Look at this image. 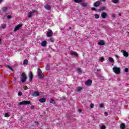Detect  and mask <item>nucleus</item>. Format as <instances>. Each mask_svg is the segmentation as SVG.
<instances>
[{"label": "nucleus", "mask_w": 129, "mask_h": 129, "mask_svg": "<svg viewBox=\"0 0 129 129\" xmlns=\"http://www.w3.org/2000/svg\"><path fill=\"white\" fill-rule=\"evenodd\" d=\"M50 103H52V104H55V100L51 99H50Z\"/></svg>", "instance_id": "27"}, {"label": "nucleus", "mask_w": 129, "mask_h": 129, "mask_svg": "<svg viewBox=\"0 0 129 129\" xmlns=\"http://www.w3.org/2000/svg\"><path fill=\"white\" fill-rule=\"evenodd\" d=\"M104 113H105V114H106V115H108V113L107 112H106Z\"/></svg>", "instance_id": "49"}, {"label": "nucleus", "mask_w": 129, "mask_h": 129, "mask_svg": "<svg viewBox=\"0 0 129 129\" xmlns=\"http://www.w3.org/2000/svg\"><path fill=\"white\" fill-rule=\"evenodd\" d=\"M94 107V104H93V103H91L90 104L91 108H93Z\"/></svg>", "instance_id": "38"}, {"label": "nucleus", "mask_w": 129, "mask_h": 129, "mask_svg": "<svg viewBox=\"0 0 129 129\" xmlns=\"http://www.w3.org/2000/svg\"><path fill=\"white\" fill-rule=\"evenodd\" d=\"M106 0H102V2H105Z\"/></svg>", "instance_id": "53"}, {"label": "nucleus", "mask_w": 129, "mask_h": 129, "mask_svg": "<svg viewBox=\"0 0 129 129\" xmlns=\"http://www.w3.org/2000/svg\"><path fill=\"white\" fill-rule=\"evenodd\" d=\"M57 82H58V83H61L60 80H57Z\"/></svg>", "instance_id": "48"}, {"label": "nucleus", "mask_w": 129, "mask_h": 129, "mask_svg": "<svg viewBox=\"0 0 129 129\" xmlns=\"http://www.w3.org/2000/svg\"><path fill=\"white\" fill-rule=\"evenodd\" d=\"M77 70L78 72V73H79V74H81L82 73V71H81V69L78 68L77 69Z\"/></svg>", "instance_id": "25"}, {"label": "nucleus", "mask_w": 129, "mask_h": 129, "mask_svg": "<svg viewBox=\"0 0 129 129\" xmlns=\"http://www.w3.org/2000/svg\"><path fill=\"white\" fill-rule=\"evenodd\" d=\"M104 60V58L103 57L100 58V61H101V62H103Z\"/></svg>", "instance_id": "37"}, {"label": "nucleus", "mask_w": 129, "mask_h": 129, "mask_svg": "<svg viewBox=\"0 0 129 129\" xmlns=\"http://www.w3.org/2000/svg\"><path fill=\"white\" fill-rule=\"evenodd\" d=\"M112 2L113 4H117V3H118V0H112Z\"/></svg>", "instance_id": "32"}, {"label": "nucleus", "mask_w": 129, "mask_h": 129, "mask_svg": "<svg viewBox=\"0 0 129 129\" xmlns=\"http://www.w3.org/2000/svg\"><path fill=\"white\" fill-rule=\"evenodd\" d=\"M124 71H125V72H128V69L125 68V69H124Z\"/></svg>", "instance_id": "44"}, {"label": "nucleus", "mask_w": 129, "mask_h": 129, "mask_svg": "<svg viewBox=\"0 0 129 129\" xmlns=\"http://www.w3.org/2000/svg\"><path fill=\"white\" fill-rule=\"evenodd\" d=\"M18 95L19 96H22V95H23V93H22L21 91L19 92Z\"/></svg>", "instance_id": "35"}, {"label": "nucleus", "mask_w": 129, "mask_h": 129, "mask_svg": "<svg viewBox=\"0 0 129 129\" xmlns=\"http://www.w3.org/2000/svg\"><path fill=\"white\" fill-rule=\"evenodd\" d=\"M95 19H99V15L97 14H95Z\"/></svg>", "instance_id": "30"}, {"label": "nucleus", "mask_w": 129, "mask_h": 129, "mask_svg": "<svg viewBox=\"0 0 129 129\" xmlns=\"http://www.w3.org/2000/svg\"><path fill=\"white\" fill-rule=\"evenodd\" d=\"M7 19H8V20H10V19H12V16L11 15L7 16Z\"/></svg>", "instance_id": "40"}, {"label": "nucleus", "mask_w": 129, "mask_h": 129, "mask_svg": "<svg viewBox=\"0 0 129 129\" xmlns=\"http://www.w3.org/2000/svg\"><path fill=\"white\" fill-rule=\"evenodd\" d=\"M6 27H7V25H6V24H2V29H5V28H6Z\"/></svg>", "instance_id": "33"}, {"label": "nucleus", "mask_w": 129, "mask_h": 129, "mask_svg": "<svg viewBox=\"0 0 129 129\" xmlns=\"http://www.w3.org/2000/svg\"><path fill=\"white\" fill-rule=\"evenodd\" d=\"M2 42V39H0V43Z\"/></svg>", "instance_id": "55"}, {"label": "nucleus", "mask_w": 129, "mask_h": 129, "mask_svg": "<svg viewBox=\"0 0 129 129\" xmlns=\"http://www.w3.org/2000/svg\"><path fill=\"white\" fill-rule=\"evenodd\" d=\"M112 18H115V15L114 14H112Z\"/></svg>", "instance_id": "46"}, {"label": "nucleus", "mask_w": 129, "mask_h": 129, "mask_svg": "<svg viewBox=\"0 0 129 129\" xmlns=\"http://www.w3.org/2000/svg\"><path fill=\"white\" fill-rule=\"evenodd\" d=\"M5 117H9V116H10V115L9 114V113H6L5 114Z\"/></svg>", "instance_id": "36"}, {"label": "nucleus", "mask_w": 129, "mask_h": 129, "mask_svg": "<svg viewBox=\"0 0 129 129\" xmlns=\"http://www.w3.org/2000/svg\"><path fill=\"white\" fill-rule=\"evenodd\" d=\"M100 4H101V2H100V1H98L94 4L93 6L95 8H97L98 7H99L100 6Z\"/></svg>", "instance_id": "5"}, {"label": "nucleus", "mask_w": 129, "mask_h": 129, "mask_svg": "<svg viewBox=\"0 0 129 129\" xmlns=\"http://www.w3.org/2000/svg\"><path fill=\"white\" fill-rule=\"evenodd\" d=\"M29 63V61H28L27 59H25L24 60V61H23V64L24 65H28V64Z\"/></svg>", "instance_id": "23"}, {"label": "nucleus", "mask_w": 129, "mask_h": 129, "mask_svg": "<svg viewBox=\"0 0 129 129\" xmlns=\"http://www.w3.org/2000/svg\"><path fill=\"white\" fill-rule=\"evenodd\" d=\"M29 81L30 82H32V81L33 80V73H32V72H30L29 74Z\"/></svg>", "instance_id": "8"}, {"label": "nucleus", "mask_w": 129, "mask_h": 129, "mask_svg": "<svg viewBox=\"0 0 129 129\" xmlns=\"http://www.w3.org/2000/svg\"><path fill=\"white\" fill-rule=\"evenodd\" d=\"M87 6H88V4L87 3H83L82 4V7H83L84 8L87 7Z\"/></svg>", "instance_id": "21"}, {"label": "nucleus", "mask_w": 129, "mask_h": 129, "mask_svg": "<svg viewBox=\"0 0 129 129\" xmlns=\"http://www.w3.org/2000/svg\"><path fill=\"white\" fill-rule=\"evenodd\" d=\"M53 35V32H52V30H48L47 32V37H51Z\"/></svg>", "instance_id": "11"}, {"label": "nucleus", "mask_w": 129, "mask_h": 129, "mask_svg": "<svg viewBox=\"0 0 129 129\" xmlns=\"http://www.w3.org/2000/svg\"><path fill=\"white\" fill-rule=\"evenodd\" d=\"M119 17L121 16V14L120 13H119Z\"/></svg>", "instance_id": "51"}, {"label": "nucleus", "mask_w": 129, "mask_h": 129, "mask_svg": "<svg viewBox=\"0 0 129 129\" xmlns=\"http://www.w3.org/2000/svg\"><path fill=\"white\" fill-rule=\"evenodd\" d=\"M91 10L92 11H97V10L94 7L92 8Z\"/></svg>", "instance_id": "43"}, {"label": "nucleus", "mask_w": 129, "mask_h": 129, "mask_svg": "<svg viewBox=\"0 0 129 129\" xmlns=\"http://www.w3.org/2000/svg\"><path fill=\"white\" fill-rule=\"evenodd\" d=\"M38 74L42 73V71L41 70V69H40L39 68H38Z\"/></svg>", "instance_id": "41"}, {"label": "nucleus", "mask_w": 129, "mask_h": 129, "mask_svg": "<svg viewBox=\"0 0 129 129\" xmlns=\"http://www.w3.org/2000/svg\"><path fill=\"white\" fill-rule=\"evenodd\" d=\"M98 44L99 46H103V45H105V43H104V41L101 40V41H100V42H98Z\"/></svg>", "instance_id": "14"}, {"label": "nucleus", "mask_w": 129, "mask_h": 129, "mask_svg": "<svg viewBox=\"0 0 129 129\" xmlns=\"http://www.w3.org/2000/svg\"><path fill=\"white\" fill-rule=\"evenodd\" d=\"M91 83H92V80H88V81L86 82L85 85H87V86H90L91 85Z\"/></svg>", "instance_id": "9"}, {"label": "nucleus", "mask_w": 129, "mask_h": 129, "mask_svg": "<svg viewBox=\"0 0 129 129\" xmlns=\"http://www.w3.org/2000/svg\"><path fill=\"white\" fill-rule=\"evenodd\" d=\"M81 90H82V88L81 87H79L77 88V89L76 90V91H77V92H79L80 91H81Z\"/></svg>", "instance_id": "28"}, {"label": "nucleus", "mask_w": 129, "mask_h": 129, "mask_svg": "<svg viewBox=\"0 0 129 129\" xmlns=\"http://www.w3.org/2000/svg\"><path fill=\"white\" fill-rule=\"evenodd\" d=\"M46 70L48 71L49 69H50V63H47L46 67Z\"/></svg>", "instance_id": "26"}, {"label": "nucleus", "mask_w": 129, "mask_h": 129, "mask_svg": "<svg viewBox=\"0 0 129 129\" xmlns=\"http://www.w3.org/2000/svg\"><path fill=\"white\" fill-rule=\"evenodd\" d=\"M45 9H46V10H47L48 11L51 10V7H50V6L49 5H46V6H45Z\"/></svg>", "instance_id": "22"}, {"label": "nucleus", "mask_w": 129, "mask_h": 129, "mask_svg": "<svg viewBox=\"0 0 129 129\" xmlns=\"http://www.w3.org/2000/svg\"><path fill=\"white\" fill-rule=\"evenodd\" d=\"M38 78H39V79H43L44 78V77L45 76V75H44V73H39L38 74Z\"/></svg>", "instance_id": "7"}, {"label": "nucleus", "mask_w": 129, "mask_h": 129, "mask_svg": "<svg viewBox=\"0 0 129 129\" xmlns=\"http://www.w3.org/2000/svg\"><path fill=\"white\" fill-rule=\"evenodd\" d=\"M101 129H105L106 128V127H105V125H102L101 126Z\"/></svg>", "instance_id": "42"}, {"label": "nucleus", "mask_w": 129, "mask_h": 129, "mask_svg": "<svg viewBox=\"0 0 129 129\" xmlns=\"http://www.w3.org/2000/svg\"><path fill=\"white\" fill-rule=\"evenodd\" d=\"M108 60L110 62H111V63H114V60L113 58H112V57H109Z\"/></svg>", "instance_id": "20"}, {"label": "nucleus", "mask_w": 129, "mask_h": 129, "mask_svg": "<svg viewBox=\"0 0 129 129\" xmlns=\"http://www.w3.org/2000/svg\"><path fill=\"white\" fill-rule=\"evenodd\" d=\"M50 41L51 42H52V43H54V39L53 38L50 37Z\"/></svg>", "instance_id": "34"}, {"label": "nucleus", "mask_w": 129, "mask_h": 129, "mask_svg": "<svg viewBox=\"0 0 129 129\" xmlns=\"http://www.w3.org/2000/svg\"><path fill=\"white\" fill-rule=\"evenodd\" d=\"M3 2V0H0V3H2Z\"/></svg>", "instance_id": "54"}, {"label": "nucleus", "mask_w": 129, "mask_h": 129, "mask_svg": "<svg viewBox=\"0 0 129 129\" xmlns=\"http://www.w3.org/2000/svg\"><path fill=\"white\" fill-rule=\"evenodd\" d=\"M74 1L75 2V3H76V4H79L80 3H82V0H74Z\"/></svg>", "instance_id": "24"}, {"label": "nucleus", "mask_w": 129, "mask_h": 129, "mask_svg": "<svg viewBox=\"0 0 129 129\" xmlns=\"http://www.w3.org/2000/svg\"><path fill=\"white\" fill-rule=\"evenodd\" d=\"M6 67H7V68H9V69H10L12 71H13V68L12 67H11V66H6Z\"/></svg>", "instance_id": "31"}, {"label": "nucleus", "mask_w": 129, "mask_h": 129, "mask_svg": "<svg viewBox=\"0 0 129 129\" xmlns=\"http://www.w3.org/2000/svg\"><path fill=\"white\" fill-rule=\"evenodd\" d=\"M104 106V104L103 103H102L100 105V108H102Z\"/></svg>", "instance_id": "39"}, {"label": "nucleus", "mask_w": 129, "mask_h": 129, "mask_svg": "<svg viewBox=\"0 0 129 129\" xmlns=\"http://www.w3.org/2000/svg\"><path fill=\"white\" fill-rule=\"evenodd\" d=\"M35 123H36V124H39V122L36 121V122H35Z\"/></svg>", "instance_id": "50"}, {"label": "nucleus", "mask_w": 129, "mask_h": 129, "mask_svg": "<svg viewBox=\"0 0 129 129\" xmlns=\"http://www.w3.org/2000/svg\"><path fill=\"white\" fill-rule=\"evenodd\" d=\"M120 128L121 129H125V124L124 123H121L120 125Z\"/></svg>", "instance_id": "19"}, {"label": "nucleus", "mask_w": 129, "mask_h": 129, "mask_svg": "<svg viewBox=\"0 0 129 129\" xmlns=\"http://www.w3.org/2000/svg\"><path fill=\"white\" fill-rule=\"evenodd\" d=\"M40 102H41V103H44V102H46V98H41L39 99Z\"/></svg>", "instance_id": "18"}, {"label": "nucleus", "mask_w": 129, "mask_h": 129, "mask_svg": "<svg viewBox=\"0 0 129 129\" xmlns=\"http://www.w3.org/2000/svg\"><path fill=\"white\" fill-rule=\"evenodd\" d=\"M21 76L22 77L21 81L23 83H24V82H26V81L27 80V75L26 74H25V73H23L21 75Z\"/></svg>", "instance_id": "3"}, {"label": "nucleus", "mask_w": 129, "mask_h": 129, "mask_svg": "<svg viewBox=\"0 0 129 129\" xmlns=\"http://www.w3.org/2000/svg\"><path fill=\"white\" fill-rule=\"evenodd\" d=\"M115 57H116V58H117L118 59L119 58V56H118V55H116Z\"/></svg>", "instance_id": "47"}, {"label": "nucleus", "mask_w": 129, "mask_h": 129, "mask_svg": "<svg viewBox=\"0 0 129 129\" xmlns=\"http://www.w3.org/2000/svg\"><path fill=\"white\" fill-rule=\"evenodd\" d=\"M71 55H74V56H76V57H78V53H77L76 52L71 51Z\"/></svg>", "instance_id": "17"}, {"label": "nucleus", "mask_w": 129, "mask_h": 129, "mask_svg": "<svg viewBox=\"0 0 129 129\" xmlns=\"http://www.w3.org/2000/svg\"><path fill=\"white\" fill-rule=\"evenodd\" d=\"M18 104L19 105H29V104H30L31 105H32L31 102H30L29 101H23L18 103Z\"/></svg>", "instance_id": "1"}, {"label": "nucleus", "mask_w": 129, "mask_h": 129, "mask_svg": "<svg viewBox=\"0 0 129 129\" xmlns=\"http://www.w3.org/2000/svg\"><path fill=\"white\" fill-rule=\"evenodd\" d=\"M79 111H80V112H81L82 110L80 109H79Z\"/></svg>", "instance_id": "52"}, {"label": "nucleus", "mask_w": 129, "mask_h": 129, "mask_svg": "<svg viewBox=\"0 0 129 129\" xmlns=\"http://www.w3.org/2000/svg\"><path fill=\"white\" fill-rule=\"evenodd\" d=\"M46 45H47V41L44 40L42 41L41 46H42V47H45Z\"/></svg>", "instance_id": "16"}, {"label": "nucleus", "mask_w": 129, "mask_h": 129, "mask_svg": "<svg viewBox=\"0 0 129 129\" xmlns=\"http://www.w3.org/2000/svg\"><path fill=\"white\" fill-rule=\"evenodd\" d=\"M105 10V7L104 6H101L98 10V12H103Z\"/></svg>", "instance_id": "13"}, {"label": "nucleus", "mask_w": 129, "mask_h": 129, "mask_svg": "<svg viewBox=\"0 0 129 129\" xmlns=\"http://www.w3.org/2000/svg\"><path fill=\"white\" fill-rule=\"evenodd\" d=\"M30 108L31 109H34V105H31Z\"/></svg>", "instance_id": "45"}, {"label": "nucleus", "mask_w": 129, "mask_h": 129, "mask_svg": "<svg viewBox=\"0 0 129 129\" xmlns=\"http://www.w3.org/2000/svg\"><path fill=\"white\" fill-rule=\"evenodd\" d=\"M3 12H7L8 11V7H4L3 8Z\"/></svg>", "instance_id": "29"}, {"label": "nucleus", "mask_w": 129, "mask_h": 129, "mask_svg": "<svg viewBox=\"0 0 129 129\" xmlns=\"http://www.w3.org/2000/svg\"><path fill=\"white\" fill-rule=\"evenodd\" d=\"M40 96V93L39 92H34L32 93V96Z\"/></svg>", "instance_id": "12"}, {"label": "nucleus", "mask_w": 129, "mask_h": 129, "mask_svg": "<svg viewBox=\"0 0 129 129\" xmlns=\"http://www.w3.org/2000/svg\"><path fill=\"white\" fill-rule=\"evenodd\" d=\"M36 13V10H33L31 12H29L28 13V18H32L33 17V15Z\"/></svg>", "instance_id": "6"}, {"label": "nucleus", "mask_w": 129, "mask_h": 129, "mask_svg": "<svg viewBox=\"0 0 129 129\" xmlns=\"http://www.w3.org/2000/svg\"><path fill=\"white\" fill-rule=\"evenodd\" d=\"M121 52H123V55L124 57H128V53L124 50H121Z\"/></svg>", "instance_id": "15"}, {"label": "nucleus", "mask_w": 129, "mask_h": 129, "mask_svg": "<svg viewBox=\"0 0 129 129\" xmlns=\"http://www.w3.org/2000/svg\"><path fill=\"white\" fill-rule=\"evenodd\" d=\"M23 26V24H19L18 26H16L14 29V32H17V31H19L20 30V28H21Z\"/></svg>", "instance_id": "4"}, {"label": "nucleus", "mask_w": 129, "mask_h": 129, "mask_svg": "<svg viewBox=\"0 0 129 129\" xmlns=\"http://www.w3.org/2000/svg\"><path fill=\"white\" fill-rule=\"evenodd\" d=\"M113 71L115 73V74H120V68L117 67L113 68Z\"/></svg>", "instance_id": "2"}, {"label": "nucleus", "mask_w": 129, "mask_h": 129, "mask_svg": "<svg viewBox=\"0 0 129 129\" xmlns=\"http://www.w3.org/2000/svg\"><path fill=\"white\" fill-rule=\"evenodd\" d=\"M101 16L102 19H105V18H107V14L105 12H102L101 14Z\"/></svg>", "instance_id": "10"}]
</instances>
